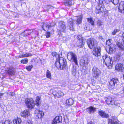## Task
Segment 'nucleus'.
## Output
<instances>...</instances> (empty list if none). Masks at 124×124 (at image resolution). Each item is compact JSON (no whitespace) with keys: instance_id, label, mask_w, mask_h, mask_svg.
Here are the masks:
<instances>
[{"instance_id":"obj_1","label":"nucleus","mask_w":124,"mask_h":124,"mask_svg":"<svg viewBox=\"0 0 124 124\" xmlns=\"http://www.w3.org/2000/svg\"><path fill=\"white\" fill-rule=\"evenodd\" d=\"M52 54L53 56H55L56 58V60L55 63V65L58 69H63L66 66V61L63 57H60L58 54H57L56 52L52 53Z\"/></svg>"},{"instance_id":"obj_2","label":"nucleus","mask_w":124,"mask_h":124,"mask_svg":"<svg viewBox=\"0 0 124 124\" xmlns=\"http://www.w3.org/2000/svg\"><path fill=\"white\" fill-rule=\"evenodd\" d=\"M104 63L109 69H111L113 63V61L112 58H110L109 56L106 55L102 57Z\"/></svg>"},{"instance_id":"obj_3","label":"nucleus","mask_w":124,"mask_h":124,"mask_svg":"<svg viewBox=\"0 0 124 124\" xmlns=\"http://www.w3.org/2000/svg\"><path fill=\"white\" fill-rule=\"evenodd\" d=\"M67 58L69 60H72L75 63V64L78 65L77 56L75 54L70 52L68 53Z\"/></svg>"},{"instance_id":"obj_4","label":"nucleus","mask_w":124,"mask_h":124,"mask_svg":"<svg viewBox=\"0 0 124 124\" xmlns=\"http://www.w3.org/2000/svg\"><path fill=\"white\" fill-rule=\"evenodd\" d=\"M87 42L89 47L91 49H94L97 45V41L93 38L88 39Z\"/></svg>"},{"instance_id":"obj_5","label":"nucleus","mask_w":124,"mask_h":124,"mask_svg":"<svg viewBox=\"0 0 124 124\" xmlns=\"http://www.w3.org/2000/svg\"><path fill=\"white\" fill-rule=\"evenodd\" d=\"M25 103L27 107L30 109L33 108L35 105L34 101L32 98L26 99Z\"/></svg>"},{"instance_id":"obj_6","label":"nucleus","mask_w":124,"mask_h":124,"mask_svg":"<svg viewBox=\"0 0 124 124\" xmlns=\"http://www.w3.org/2000/svg\"><path fill=\"white\" fill-rule=\"evenodd\" d=\"M66 27L65 23L63 22H60L58 23V30L61 32H64Z\"/></svg>"},{"instance_id":"obj_7","label":"nucleus","mask_w":124,"mask_h":124,"mask_svg":"<svg viewBox=\"0 0 124 124\" xmlns=\"http://www.w3.org/2000/svg\"><path fill=\"white\" fill-rule=\"evenodd\" d=\"M104 6L103 4H99L96 7L95 12L96 14H100L102 13L103 11Z\"/></svg>"},{"instance_id":"obj_8","label":"nucleus","mask_w":124,"mask_h":124,"mask_svg":"<svg viewBox=\"0 0 124 124\" xmlns=\"http://www.w3.org/2000/svg\"><path fill=\"white\" fill-rule=\"evenodd\" d=\"M92 72L93 76L96 78L98 77L101 73L100 71L96 67H94L92 69Z\"/></svg>"},{"instance_id":"obj_9","label":"nucleus","mask_w":124,"mask_h":124,"mask_svg":"<svg viewBox=\"0 0 124 124\" xmlns=\"http://www.w3.org/2000/svg\"><path fill=\"white\" fill-rule=\"evenodd\" d=\"M118 82V79L116 78L112 79L110 81L109 85V87L111 86V89H113L115 85Z\"/></svg>"},{"instance_id":"obj_10","label":"nucleus","mask_w":124,"mask_h":124,"mask_svg":"<svg viewBox=\"0 0 124 124\" xmlns=\"http://www.w3.org/2000/svg\"><path fill=\"white\" fill-rule=\"evenodd\" d=\"M100 48L99 47H95L94 48L93 51V54L96 56H100Z\"/></svg>"},{"instance_id":"obj_11","label":"nucleus","mask_w":124,"mask_h":124,"mask_svg":"<svg viewBox=\"0 0 124 124\" xmlns=\"http://www.w3.org/2000/svg\"><path fill=\"white\" fill-rule=\"evenodd\" d=\"M35 115L38 118H41L44 115V112L39 110H36L35 111Z\"/></svg>"},{"instance_id":"obj_12","label":"nucleus","mask_w":124,"mask_h":124,"mask_svg":"<svg viewBox=\"0 0 124 124\" xmlns=\"http://www.w3.org/2000/svg\"><path fill=\"white\" fill-rule=\"evenodd\" d=\"M117 118L116 117L113 116L111 117L110 119H109L108 120V124H114L115 123H118Z\"/></svg>"},{"instance_id":"obj_13","label":"nucleus","mask_w":124,"mask_h":124,"mask_svg":"<svg viewBox=\"0 0 124 124\" xmlns=\"http://www.w3.org/2000/svg\"><path fill=\"white\" fill-rule=\"evenodd\" d=\"M105 99L108 104H115L114 103V101L113 99L112 98L110 97L105 98Z\"/></svg>"},{"instance_id":"obj_14","label":"nucleus","mask_w":124,"mask_h":124,"mask_svg":"<svg viewBox=\"0 0 124 124\" xmlns=\"http://www.w3.org/2000/svg\"><path fill=\"white\" fill-rule=\"evenodd\" d=\"M62 119V117L60 116H56L53 120L52 124H56L57 123L61 122Z\"/></svg>"},{"instance_id":"obj_15","label":"nucleus","mask_w":124,"mask_h":124,"mask_svg":"<svg viewBox=\"0 0 124 124\" xmlns=\"http://www.w3.org/2000/svg\"><path fill=\"white\" fill-rule=\"evenodd\" d=\"M119 11L122 13H124V2L121 1L120 3L119 8Z\"/></svg>"},{"instance_id":"obj_16","label":"nucleus","mask_w":124,"mask_h":124,"mask_svg":"<svg viewBox=\"0 0 124 124\" xmlns=\"http://www.w3.org/2000/svg\"><path fill=\"white\" fill-rule=\"evenodd\" d=\"M30 115V113L28 110H25L22 111L21 113L22 116L26 118L28 117Z\"/></svg>"},{"instance_id":"obj_17","label":"nucleus","mask_w":124,"mask_h":124,"mask_svg":"<svg viewBox=\"0 0 124 124\" xmlns=\"http://www.w3.org/2000/svg\"><path fill=\"white\" fill-rule=\"evenodd\" d=\"M86 111L90 114L93 113L96 111V108L92 106H90L86 109Z\"/></svg>"},{"instance_id":"obj_18","label":"nucleus","mask_w":124,"mask_h":124,"mask_svg":"<svg viewBox=\"0 0 124 124\" xmlns=\"http://www.w3.org/2000/svg\"><path fill=\"white\" fill-rule=\"evenodd\" d=\"M98 113L100 116L103 118H107L109 117V115L106 114L103 111H99Z\"/></svg>"},{"instance_id":"obj_19","label":"nucleus","mask_w":124,"mask_h":124,"mask_svg":"<svg viewBox=\"0 0 124 124\" xmlns=\"http://www.w3.org/2000/svg\"><path fill=\"white\" fill-rule=\"evenodd\" d=\"M41 102L40 97L39 96L37 97L35 100V104L38 107H39L41 104Z\"/></svg>"},{"instance_id":"obj_20","label":"nucleus","mask_w":124,"mask_h":124,"mask_svg":"<svg viewBox=\"0 0 124 124\" xmlns=\"http://www.w3.org/2000/svg\"><path fill=\"white\" fill-rule=\"evenodd\" d=\"M123 65L121 64H117L115 66V69L118 71H122Z\"/></svg>"},{"instance_id":"obj_21","label":"nucleus","mask_w":124,"mask_h":124,"mask_svg":"<svg viewBox=\"0 0 124 124\" xmlns=\"http://www.w3.org/2000/svg\"><path fill=\"white\" fill-rule=\"evenodd\" d=\"M13 122L14 124H21V120L20 118L16 117L13 119Z\"/></svg>"},{"instance_id":"obj_22","label":"nucleus","mask_w":124,"mask_h":124,"mask_svg":"<svg viewBox=\"0 0 124 124\" xmlns=\"http://www.w3.org/2000/svg\"><path fill=\"white\" fill-rule=\"evenodd\" d=\"M53 94L54 96L58 98L63 96L64 95L63 92L61 91H59L58 93L55 94Z\"/></svg>"},{"instance_id":"obj_23","label":"nucleus","mask_w":124,"mask_h":124,"mask_svg":"<svg viewBox=\"0 0 124 124\" xmlns=\"http://www.w3.org/2000/svg\"><path fill=\"white\" fill-rule=\"evenodd\" d=\"M42 28L45 31L48 29L50 28L49 23H44Z\"/></svg>"},{"instance_id":"obj_24","label":"nucleus","mask_w":124,"mask_h":124,"mask_svg":"<svg viewBox=\"0 0 124 124\" xmlns=\"http://www.w3.org/2000/svg\"><path fill=\"white\" fill-rule=\"evenodd\" d=\"M74 102L73 100L71 98H70L69 99L66 100V103L68 105H72Z\"/></svg>"},{"instance_id":"obj_25","label":"nucleus","mask_w":124,"mask_h":124,"mask_svg":"<svg viewBox=\"0 0 124 124\" xmlns=\"http://www.w3.org/2000/svg\"><path fill=\"white\" fill-rule=\"evenodd\" d=\"M46 77L49 79H51V74L50 71L48 70L47 71L46 74Z\"/></svg>"},{"instance_id":"obj_26","label":"nucleus","mask_w":124,"mask_h":124,"mask_svg":"<svg viewBox=\"0 0 124 124\" xmlns=\"http://www.w3.org/2000/svg\"><path fill=\"white\" fill-rule=\"evenodd\" d=\"M7 72L9 74L11 75H14L15 73L13 69H9L7 70Z\"/></svg>"},{"instance_id":"obj_27","label":"nucleus","mask_w":124,"mask_h":124,"mask_svg":"<svg viewBox=\"0 0 124 124\" xmlns=\"http://www.w3.org/2000/svg\"><path fill=\"white\" fill-rule=\"evenodd\" d=\"M64 4L66 6H70L72 5L71 1L70 0H67Z\"/></svg>"},{"instance_id":"obj_28","label":"nucleus","mask_w":124,"mask_h":124,"mask_svg":"<svg viewBox=\"0 0 124 124\" xmlns=\"http://www.w3.org/2000/svg\"><path fill=\"white\" fill-rule=\"evenodd\" d=\"M82 17L81 16H79L78 17V19L77 21V24H80L82 22Z\"/></svg>"},{"instance_id":"obj_29","label":"nucleus","mask_w":124,"mask_h":124,"mask_svg":"<svg viewBox=\"0 0 124 124\" xmlns=\"http://www.w3.org/2000/svg\"><path fill=\"white\" fill-rule=\"evenodd\" d=\"M22 56L23 57H28L31 56H32V54H31L28 53H27L25 54H22Z\"/></svg>"},{"instance_id":"obj_30","label":"nucleus","mask_w":124,"mask_h":124,"mask_svg":"<svg viewBox=\"0 0 124 124\" xmlns=\"http://www.w3.org/2000/svg\"><path fill=\"white\" fill-rule=\"evenodd\" d=\"M88 22L92 25H94V23L92 19V18H88L87 19Z\"/></svg>"},{"instance_id":"obj_31","label":"nucleus","mask_w":124,"mask_h":124,"mask_svg":"<svg viewBox=\"0 0 124 124\" xmlns=\"http://www.w3.org/2000/svg\"><path fill=\"white\" fill-rule=\"evenodd\" d=\"M117 45L118 47L122 50L124 48V46L120 42H118L117 44Z\"/></svg>"},{"instance_id":"obj_32","label":"nucleus","mask_w":124,"mask_h":124,"mask_svg":"<svg viewBox=\"0 0 124 124\" xmlns=\"http://www.w3.org/2000/svg\"><path fill=\"white\" fill-rule=\"evenodd\" d=\"M21 62V63H22L26 64L28 62V59H24L22 60Z\"/></svg>"},{"instance_id":"obj_33","label":"nucleus","mask_w":124,"mask_h":124,"mask_svg":"<svg viewBox=\"0 0 124 124\" xmlns=\"http://www.w3.org/2000/svg\"><path fill=\"white\" fill-rule=\"evenodd\" d=\"M119 31L120 30L119 29H115L112 32V34L113 35H115L117 32H119Z\"/></svg>"},{"instance_id":"obj_34","label":"nucleus","mask_w":124,"mask_h":124,"mask_svg":"<svg viewBox=\"0 0 124 124\" xmlns=\"http://www.w3.org/2000/svg\"><path fill=\"white\" fill-rule=\"evenodd\" d=\"M0 124H12V123L9 120H8L5 121L4 123H1Z\"/></svg>"},{"instance_id":"obj_35","label":"nucleus","mask_w":124,"mask_h":124,"mask_svg":"<svg viewBox=\"0 0 124 124\" xmlns=\"http://www.w3.org/2000/svg\"><path fill=\"white\" fill-rule=\"evenodd\" d=\"M33 66L32 65H29L27 66L26 68L27 70L29 71H31V69L33 68Z\"/></svg>"},{"instance_id":"obj_36","label":"nucleus","mask_w":124,"mask_h":124,"mask_svg":"<svg viewBox=\"0 0 124 124\" xmlns=\"http://www.w3.org/2000/svg\"><path fill=\"white\" fill-rule=\"evenodd\" d=\"M68 22L71 26H73V20L72 19H70L68 20Z\"/></svg>"},{"instance_id":"obj_37","label":"nucleus","mask_w":124,"mask_h":124,"mask_svg":"<svg viewBox=\"0 0 124 124\" xmlns=\"http://www.w3.org/2000/svg\"><path fill=\"white\" fill-rule=\"evenodd\" d=\"M111 39H109L106 42V44L108 45H110L111 44Z\"/></svg>"},{"instance_id":"obj_38","label":"nucleus","mask_w":124,"mask_h":124,"mask_svg":"<svg viewBox=\"0 0 124 124\" xmlns=\"http://www.w3.org/2000/svg\"><path fill=\"white\" fill-rule=\"evenodd\" d=\"M32 31H31V30H29L28 31H25V32L26 34L27 35H29L31 34Z\"/></svg>"},{"instance_id":"obj_39","label":"nucleus","mask_w":124,"mask_h":124,"mask_svg":"<svg viewBox=\"0 0 124 124\" xmlns=\"http://www.w3.org/2000/svg\"><path fill=\"white\" fill-rule=\"evenodd\" d=\"M50 26V28L54 26L55 25V23L54 22H53L49 24Z\"/></svg>"},{"instance_id":"obj_40","label":"nucleus","mask_w":124,"mask_h":124,"mask_svg":"<svg viewBox=\"0 0 124 124\" xmlns=\"http://www.w3.org/2000/svg\"><path fill=\"white\" fill-rule=\"evenodd\" d=\"M46 35L47 38H48L50 37V33L49 32H47L46 34Z\"/></svg>"},{"instance_id":"obj_41","label":"nucleus","mask_w":124,"mask_h":124,"mask_svg":"<svg viewBox=\"0 0 124 124\" xmlns=\"http://www.w3.org/2000/svg\"><path fill=\"white\" fill-rule=\"evenodd\" d=\"M116 59L118 60L120 59V55L118 54H117L116 56Z\"/></svg>"},{"instance_id":"obj_42","label":"nucleus","mask_w":124,"mask_h":124,"mask_svg":"<svg viewBox=\"0 0 124 124\" xmlns=\"http://www.w3.org/2000/svg\"><path fill=\"white\" fill-rule=\"evenodd\" d=\"M84 29L87 31H88L89 30V27L88 26H86V25L84 27Z\"/></svg>"},{"instance_id":"obj_43","label":"nucleus","mask_w":124,"mask_h":124,"mask_svg":"<svg viewBox=\"0 0 124 124\" xmlns=\"http://www.w3.org/2000/svg\"><path fill=\"white\" fill-rule=\"evenodd\" d=\"M102 22L100 20H99L97 22V24L98 25L100 26L102 24Z\"/></svg>"},{"instance_id":"obj_44","label":"nucleus","mask_w":124,"mask_h":124,"mask_svg":"<svg viewBox=\"0 0 124 124\" xmlns=\"http://www.w3.org/2000/svg\"><path fill=\"white\" fill-rule=\"evenodd\" d=\"M9 94L11 96H13L15 95V93L13 92L9 93Z\"/></svg>"},{"instance_id":"obj_45","label":"nucleus","mask_w":124,"mask_h":124,"mask_svg":"<svg viewBox=\"0 0 124 124\" xmlns=\"http://www.w3.org/2000/svg\"><path fill=\"white\" fill-rule=\"evenodd\" d=\"M109 51H112L113 50V48L111 47V46H110L109 47Z\"/></svg>"},{"instance_id":"obj_46","label":"nucleus","mask_w":124,"mask_h":124,"mask_svg":"<svg viewBox=\"0 0 124 124\" xmlns=\"http://www.w3.org/2000/svg\"><path fill=\"white\" fill-rule=\"evenodd\" d=\"M98 0L100 2H101V3H102V4H103L104 2V0Z\"/></svg>"},{"instance_id":"obj_47","label":"nucleus","mask_w":124,"mask_h":124,"mask_svg":"<svg viewBox=\"0 0 124 124\" xmlns=\"http://www.w3.org/2000/svg\"><path fill=\"white\" fill-rule=\"evenodd\" d=\"M69 29L70 30H73V26H70V27L69 28Z\"/></svg>"},{"instance_id":"obj_48","label":"nucleus","mask_w":124,"mask_h":124,"mask_svg":"<svg viewBox=\"0 0 124 124\" xmlns=\"http://www.w3.org/2000/svg\"><path fill=\"white\" fill-rule=\"evenodd\" d=\"M81 38V36L80 35L78 36H77V38L79 40H80V39Z\"/></svg>"},{"instance_id":"obj_49","label":"nucleus","mask_w":124,"mask_h":124,"mask_svg":"<svg viewBox=\"0 0 124 124\" xmlns=\"http://www.w3.org/2000/svg\"><path fill=\"white\" fill-rule=\"evenodd\" d=\"M88 124H94V123L93 122H92V121L89 122L88 123Z\"/></svg>"},{"instance_id":"obj_50","label":"nucleus","mask_w":124,"mask_h":124,"mask_svg":"<svg viewBox=\"0 0 124 124\" xmlns=\"http://www.w3.org/2000/svg\"><path fill=\"white\" fill-rule=\"evenodd\" d=\"M23 56H22V54L21 55H20L19 56H18V57L19 58H23Z\"/></svg>"},{"instance_id":"obj_51","label":"nucleus","mask_w":124,"mask_h":124,"mask_svg":"<svg viewBox=\"0 0 124 124\" xmlns=\"http://www.w3.org/2000/svg\"><path fill=\"white\" fill-rule=\"evenodd\" d=\"M26 124H33L31 122H27Z\"/></svg>"},{"instance_id":"obj_52","label":"nucleus","mask_w":124,"mask_h":124,"mask_svg":"<svg viewBox=\"0 0 124 124\" xmlns=\"http://www.w3.org/2000/svg\"><path fill=\"white\" fill-rule=\"evenodd\" d=\"M3 95V94L2 93H0V98H1V96H2Z\"/></svg>"},{"instance_id":"obj_53","label":"nucleus","mask_w":124,"mask_h":124,"mask_svg":"<svg viewBox=\"0 0 124 124\" xmlns=\"http://www.w3.org/2000/svg\"><path fill=\"white\" fill-rule=\"evenodd\" d=\"M83 63H85V61L84 60H83Z\"/></svg>"},{"instance_id":"obj_54","label":"nucleus","mask_w":124,"mask_h":124,"mask_svg":"<svg viewBox=\"0 0 124 124\" xmlns=\"http://www.w3.org/2000/svg\"><path fill=\"white\" fill-rule=\"evenodd\" d=\"M123 78L124 79V74L123 75Z\"/></svg>"}]
</instances>
